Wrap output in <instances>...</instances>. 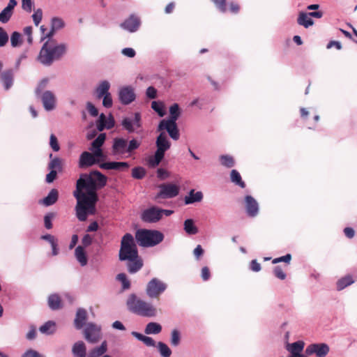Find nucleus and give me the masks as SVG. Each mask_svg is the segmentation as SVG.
<instances>
[{"mask_svg": "<svg viewBox=\"0 0 357 357\" xmlns=\"http://www.w3.org/2000/svg\"><path fill=\"white\" fill-rule=\"evenodd\" d=\"M107 181V176L97 170L80 175L73 193L77 201L75 211L79 221H85L89 214L95 213L98 199L96 191L105 187Z\"/></svg>", "mask_w": 357, "mask_h": 357, "instance_id": "nucleus-1", "label": "nucleus"}, {"mask_svg": "<svg viewBox=\"0 0 357 357\" xmlns=\"http://www.w3.org/2000/svg\"><path fill=\"white\" fill-rule=\"evenodd\" d=\"M330 351L329 346L326 343H314L309 344L305 353L307 356L316 355L317 357H326Z\"/></svg>", "mask_w": 357, "mask_h": 357, "instance_id": "nucleus-9", "label": "nucleus"}, {"mask_svg": "<svg viewBox=\"0 0 357 357\" xmlns=\"http://www.w3.org/2000/svg\"><path fill=\"white\" fill-rule=\"evenodd\" d=\"M184 230L188 235H195L198 233V228L192 219H187L184 222Z\"/></svg>", "mask_w": 357, "mask_h": 357, "instance_id": "nucleus-32", "label": "nucleus"}, {"mask_svg": "<svg viewBox=\"0 0 357 357\" xmlns=\"http://www.w3.org/2000/svg\"><path fill=\"white\" fill-rule=\"evenodd\" d=\"M84 338L90 343H97L101 339L100 328L93 324H89L84 330Z\"/></svg>", "mask_w": 357, "mask_h": 357, "instance_id": "nucleus-10", "label": "nucleus"}, {"mask_svg": "<svg viewBox=\"0 0 357 357\" xmlns=\"http://www.w3.org/2000/svg\"><path fill=\"white\" fill-rule=\"evenodd\" d=\"M273 275L280 280H284L286 278V273L283 269H273Z\"/></svg>", "mask_w": 357, "mask_h": 357, "instance_id": "nucleus-63", "label": "nucleus"}, {"mask_svg": "<svg viewBox=\"0 0 357 357\" xmlns=\"http://www.w3.org/2000/svg\"><path fill=\"white\" fill-rule=\"evenodd\" d=\"M167 285L157 278H153L146 286V294L151 298H158L165 291Z\"/></svg>", "mask_w": 357, "mask_h": 357, "instance_id": "nucleus-8", "label": "nucleus"}, {"mask_svg": "<svg viewBox=\"0 0 357 357\" xmlns=\"http://www.w3.org/2000/svg\"><path fill=\"white\" fill-rule=\"evenodd\" d=\"M165 155L155 151L154 156L150 157L148 160V165L151 167H157L162 161Z\"/></svg>", "mask_w": 357, "mask_h": 357, "instance_id": "nucleus-40", "label": "nucleus"}, {"mask_svg": "<svg viewBox=\"0 0 357 357\" xmlns=\"http://www.w3.org/2000/svg\"><path fill=\"white\" fill-rule=\"evenodd\" d=\"M291 259V255L290 254H287L284 256H282V257L274 259L272 261V263L273 264H276V263L281 262V261L289 263Z\"/></svg>", "mask_w": 357, "mask_h": 357, "instance_id": "nucleus-58", "label": "nucleus"}, {"mask_svg": "<svg viewBox=\"0 0 357 357\" xmlns=\"http://www.w3.org/2000/svg\"><path fill=\"white\" fill-rule=\"evenodd\" d=\"M17 5L16 0H9L8 6L0 13V22H8L13 15V10Z\"/></svg>", "mask_w": 357, "mask_h": 357, "instance_id": "nucleus-18", "label": "nucleus"}, {"mask_svg": "<svg viewBox=\"0 0 357 357\" xmlns=\"http://www.w3.org/2000/svg\"><path fill=\"white\" fill-rule=\"evenodd\" d=\"M180 114L179 106L178 104L174 103L169 107V118L167 120L176 122Z\"/></svg>", "mask_w": 357, "mask_h": 357, "instance_id": "nucleus-37", "label": "nucleus"}, {"mask_svg": "<svg viewBox=\"0 0 357 357\" xmlns=\"http://www.w3.org/2000/svg\"><path fill=\"white\" fill-rule=\"evenodd\" d=\"M126 304L128 310L137 315L152 317L157 314V310L152 304L140 299L135 294L130 295Z\"/></svg>", "mask_w": 357, "mask_h": 357, "instance_id": "nucleus-4", "label": "nucleus"}, {"mask_svg": "<svg viewBox=\"0 0 357 357\" xmlns=\"http://www.w3.org/2000/svg\"><path fill=\"white\" fill-rule=\"evenodd\" d=\"M102 105L106 108H110L112 106V98L110 93H107V95L102 96Z\"/></svg>", "mask_w": 357, "mask_h": 357, "instance_id": "nucleus-56", "label": "nucleus"}, {"mask_svg": "<svg viewBox=\"0 0 357 357\" xmlns=\"http://www.w3.org/2000/svg\"><path fill=\"white\" fill-rule=\"evenodd\" d=\"M59 198V192L56 189H52L47 197L40 201L43 205L48 206L56 202Z\"/></svg>", "mask_w": 357, "mask_h": 357, "instance_id": "nucleus-25", "label": "nucleus"}, {"mask_svg": "<svg viewBox=\"0 0 357 357\" xmlns=\"http://www.w3.org/2000/svg\"><path fill=\"white\" fill-rule=\"evenodd\" d=\"M100 167L104 169L122 170L128 169L129 164L126 162H107L101 163Z\"/></svg>", "mask_w": 357, "mask_h": 357, "instance_id": "nucleus-21", "label": "nucleus"}, {"mask_svg": "<svg viewBox=\"0 0 357 357\" xmlns=\"http://www.w3.org/2000/svg\"><path fill=\"white\" fill-rule=\"evenodd\" d=\"M36 26H38L43 17V11L40 8L37 9L32 15Z\"/></svg>", "mask_w": 357, "mask_h": 357, "instance_id": "nucleus-52", "label": "nucleus"}, {"mask_svg": "<svg viewBox=\"0 0 357 357\" xmlns=\"http://www.w3.org/2000/svg\"><path fill=\"white\" fill-rule=\"evenodd\" d=\"M86 108H87V110H88L89 113L91 116H98V110L91 102H88L87 103Z\"/></svg>", "mask_w": 357, "mask_h": 357, "instance_id": "nucleus-57", "label": "nucleus"}, {"mask_svg": "<svg viewBox=\"0 0 357 357\" xmlns=\"http://www.w3.org/2000/svg\"><path fill=\"white\" fill-rule=\"evenodd\" d=\"M55 217V213H49L44 217V224L45 227L47 229H50L52 228V220Z\"/></svg>", "mask_w": 357, "mask_h": 357, "instance_id": "nucleus-49", "label": "nucleus"}, {"mask_svg": "<svg viewBox=\"0 0 357 357\" xmlns=\"http://www.w3.org/2000/svg\"><path fill=\"white\" fill-rule=\"evenodd\" d=\"M135 239L139 245L150 248L161 243L164 239V235L158 230L140 229L135 232Z\"/></svg>", "mask_w": 357, "mask_h": 357, "instance_id": "nucleus-5", "label": "nucleus"}, {"mask_svg": "<svg viewBox=\"0 0 357 357\" xmlns=\"http://www.w3.org/2000/svg\"><path fill=\"white\" fill-rule=\"evenodd\" d=\"M162 331V326L156 322L149 323L145 328L146 334H158Z\"/></svg>", "mask_w": 357, "mask_h": 357, "instance_id": "nucleus-33", "label": "nucleus"}, {"mask_svg": "<svg viewBox=\"0 0 357 357\" xmlns=\"http://www.w3.org/2000/svg\"><path fill=\"white\" fill-rule=\"evenodd\" d=\"M22 357H43L37 351L30 349L26 351Z\"/></svg>", "mask_w": 357, "mask_h": 357, "instance_id": "nucleus-64", "label": "nucleus"}, {"mask_svg": "<svg viewBox=\"0 0 357 357\" xmlns=\"http://www.w3.org/2000/svg\"><path fill=\"white\" fill-rule=\"evenodd\" d=\"M48 305L52 310H56L62 307L61 297L56 294H51L47 300Z\"/></svg>", "mask_w": 357, "mask_h": 357, "instance_id": "nucleus-26", "label": "nucleus"}, {"mask_svg": "<svg viewBox=\"0 0 357 357\" xmlns=\"http://www.w3.org/2000/svg\"><path fill=\"white\" fill-rule=\"evenodd\" d=\"M75 255L77 260L80 262L81 266H84L86 264L87 259L85 256V252L82 247L78 246L75 249Z\"/></svg>", "mask_w": 357, "mask_h": 357, "instance_id": "nucleus-39", "label": "nucleus"}, {"mask_svg": "<svg viewBox=\"0 0 357 357\" xmlns=\"http://www.w3.org/2000/svg\"><path fill=\"white\" fill-rule=\"evenodd\" d=\"M121 126L128 132H134L136 129L142 128L141 114L139 112H136L135 113L134 119L124 118L121 121Z\"/></svg>", "mask_w": 357, "mask_h": 357, "instance_id": "nucleus-11", "label": "nucleus"}, {"mask_svg": "<svg viewBox=\"0 0 357 357\" xmlns=\"http://www.w3.org/2000/svg\"><path fill=\"white\" fill-rule=\"evenodd\" d=\"M86 318V311L82 308L78 309L76 313V317L74 321L75 328L77 329H81L84 325Z\"/></svg>", "mask_w": 357, "mask_h": 357, "instance_id": "nucleus-24", "label": "nucleus"}, {"mask_svg": "<svg viewBox=\"0 0 357 357\" xmlns=\"http://www.w3.org/2000/svg\"><path fill=\"white\" fill-rule=\"evenodd\" d=\"M146 174V171L142 167H136L132 169V176L136 179H142Z\"/></svg>", "mask_w": 357, "mask_h": 357, "instance_id": "nucleus-41", "label": "nucleus"}, {"mask_svg": "<svg viewBox=\"0 0 357 357\" xmlns=\"http://www.w3.org/2000/svg\"><path fill=\"white\" fill-rule=\"evenodd\" d=\"M107 351L106 341L102 342L101 345L92 349L88 354L87 357H100Z\"/></svg>", "mask_w": 357, "mask_h": 357, "instance_id": "nucleus-28", "label": "nucleus"}, {"mask_svg": "<svg viewBox=\"0 0 357 357\" xmlns=\"http://www.w3.org/2000/svg\"><path fill=\"white\" fill-rule=\"evenodd\" d=\"M156 152L165 155V152L169 149L171 143L165 132H160L156 139Z\"/></svg>", "mask_w": 357, "mask_h": 357, "instance_id": "nucleus-15", "label": "nucleus"}, {"mask_svg": "<svg viewBox=\"0 0 357 357\" xmlns=\"http://www.w3.org/2000/svg\"><path fill=\"white\" fill-rule=\"evenodd\" d=\"M203 199V194L202 192H195V190H191L188 196L185 197V204H190L195 202H199Z\"/></svg>", "mask_w": 357, "mask_h": 357, "instance_id": "nucleus-27", "label": "nucleus"}, {"mask_svg": "<svg viewBox=\"0 0 357 357\" xmlns=\"http://www.w3.org/2000/svg\"><path fill=\"white\" fill-rule=\"evenodd\" d=\"M146 94L148 98L154 99L157 96V90L153 86H149L146 89Z\"/></svg>", "mask_w": 357, "mask_h": 357, "instance_id": "nucleus-59", "label": "nucleus"}, {"mask_svg": "<svg viewBox=\"0 0 357 357\" xmlns=\"http://www.w3.org/2000/svg\"><path fill=\"white\" fill-rule=\"evenodd\" d=\"M65 44H57L54 40L46 41L38 55V61L45 66H50L54 61H58L66 53Z\"/></svg>", "mask_w": 357, "mask_h": 357, "instance_id": "nucleus-3", "label": "nucleus"}, {"mask_svg": "<svg viewBox=\"0 0 357 357\" xmlns=\"http://www.w3.org/2000/svg\"><path fill=\"white\" fill-rule=\"evenodd\" d=\"M151 108L161 117L165 114L163 104L160 102L153 101Z\"/></svg>", "mask_w": 357, "mask_h": 357, "instance_id": "nucleus-44", "label": "nucleus"}, {"mask_svg": "<svg viewBox=\"0 0 357 357\" xmlns=\"http://www.w3.org/2000/svg\"><path fill=\"white\" fill-rule=\"evenodd\" d=\"M158 197L169 199L176 197L179 193V187L173 183H163L159 185Z\"/></svg>", "mask_w": 357, "mask_h": 357, "instance_id": "nucleus-12", "label": "nucleus"}, {"mask_svg": "<svg viewBox=\"0 0 357 357\" xmlns=\"http://www.w3.org/2000/svg\"><path fill=\"white\" fill-rule=\"evenodd\" d=\"M171 344L177 347L181 342V334L177 329H174L171 333Z\"/></svg>", "mask_w": 357, "mask_h": 357, "instance_id": "nucleus-43", "label": "nucleus"}, {"mask_svg": "<svg viewBox=\"0 0 357 357\" xmlns=\"http://www.w3.org/2000/svg\"><path fill=\"white\" fill-rule=\"evenodd\" d=\"M106 116L104 114H101L99 116L98 120L96 122L97 129L99 131H102L106 127Z\"/></svg>", "mask_w": 357, "mask_h": 357, "instance_id": "nucleus-48", "label": "nucleus"}, {"mask_svg": "<svg viewBox=\"0 0 357 357\" xmlns=\"http://www.w3.org/2000/svg\"><path fill=\"white\" fill-rule=\"evenodd\" d=\"M158 350L162 357H170L172 355V350L164 342H159L157 344Z\"/></svg>", "mask_w": 357, "mask_h": 357, "instance_id": "nucleus-38", "label": "nucleus"}, {"mask_svg": "<svg viewBox=\"0 0 357 357\" xmlns=\"http://www.w3.org/2000/svg\"><path fill=\"white\" fill-rule=\"evenodd\" d=\"M165 130L168 132L169 137L174 140L179 139L180 134L176 122L166 119L161 120L158 126V131L165 132Z\"/></svg>", "mask_w": 357, "mask_h": 357, "instance_id": "nucleus-7", "label": "nucleus"}, {"mask_svg": "<svg viewBox=\"0 0 357 357\" xmlns=\"http://www.w3.org/2000/svg\"><path fill=\"white\" fill-rule=\"evenodd\" d=\"M50 145L54 151H59L60 149V146L58 142V139L56 137L52 134L50 137Z\"/></svg>", "mask_w": 357, "mask_h": 357, "instance_id": "nucleus-50", "label": "nucleus"}, {"mask_svg": "<svg viewBox=\"0 0 357 357\" xmlns=\"http://www.w3.org/2000/svg\"><path fill=\"white\" fill-rule=\"evenodd\" d=\"M231 181L234 183L235 185H238L241 188H244L245 187V182L242 180L241 176L240 173L236 170L232 169L230 174Z\"/></svg>", "mask_w": 357, "mask_h": 357, "instance_id": "nucleus-34", "label": "nucleus"}, {"mask_svg": "<svg viewBox=\"0 0 357 357\" xmlns=\"http://www.w3.org/2000/svg\"><path fill=\"white\" fill-rule=\"evenodd\" d=\"M119 97L122 104L128 105L135 99L134 89L131 86L123 87L119 91Z\"/></svg>", "mask_w": 357, "mask_h": 357, "instance_id": "nucleus-14", "label": "nucleus"}, {"mask_svg": "<svg viewBox=\"0 0 357 357\" xmlns=\"http://www.w3.org/2000/svg\"><path fill=\"white\" fill-rule=\"evenodd\" d=\"M10 43L13 47H17L21 44V34L17 31L12 33Z\"/></svg>", "mask_w": 357, "mask_h": 357, "instance_id": "nucleus-47", "label": "nucleus"}, {"mask_svg": "<svg viewBox=\"0 0 357 357\" xmlns=\"http://www.w3.org/2000/svg\"><path fill=\"white\" fill-rule=\"evenodd\" d=\"M1 81L6 90H8L13 84L14 74L12 70H7L1 74Z\"/></svg>", "mask_w": 357, "mask_h": 357, "instance_id": "nucleus-22", "label": "nucleus"}, {"mask_svg": "<svg viewBox=\"0 0 357 357\" xmlns=\"http://www.w3.org/2000/svg\"><path fill=\"white\" fill-rule=\"evenodd\" d=\"M235 165L234 158L229 155H225V166L227 167H232Z\"/></svg>", "mask_w": 357, "mask_h": 357, "instance_id": "nucleus-61", "label": "nucleus"}, {"mask_svg": "<svg viewBox=\"0 0 357 357\" xmlns=\"http://www.w3.org/2000/svg\"><path fill=\"white\" fill-rule=\"evenodd\" d=\"M106 138L105 133L100 134L98 137L91 143V147L90 149H101V146L104 144Z\"/></svg>", "mask_w": 357, "mask_h": 357, "instance_id": "nucleus-42", "label": "nucleus"}, {"mask_svg": "<svg viewBox=\"0 0 357 357\" xmlns=\"http://www.w3.org/2000/svg\"><path fill=\"white\" fill-rule=\"evenodd\" d=\"M99 162V160L94 158L91 153L84 151L79 157V167L82 169L91 167Z\"/></svg>", "mask_w": 357, "mask_h": 357, "instance_id": "nucleus-16", "label": "nucleus"}, {"mask_svg": "<svg viewBox=\"0 0 357 357\" xmlns=\"http://www.w3.org/2000/svg\"><path fill=\"white\" fill-rule=\"evenodd\" d=\"M63 25V22L60 18L54 17L52 20V28H53V29H59L60 28H62Z\"/></svg>", "mask_w": 357, "mask_h": 357, "instance_id": "nucleus-53", "label": "nucleus"}, {"mask_svg": "<svg viewBox=\"0 0 357 357\" xmlns=\"http://www.w3.org/2000/svg\"><path fill=\"white\" fill-rule=\"evenodd\" d=\"M139 26L140 20L134 15H131L128 19L121 24V27L130 32L136 31Z\"/></svg>", "mask_w": 357, "mask_h": 357, "instance_id": "nucleus-17", "label": "nucleus"}, {"mask_svg": "<svg viewBox=\"0 0 357 357\" xmlns=\"http://www.w3.org/2000/svg\"><path fill=\"white\" fill-rule=\"evenodd\" d=\"M48 168L50 170H61V160L59 158L52 159L49 163Z\"/></svg>", "mask_w": 357, "mask_h": 357, "instance_id": "nucleus-46", "label": "nucleus"}, {"mask_svg": "<svg viewBox=\"0 0 357 357\" xmlns=\"http://www.w3.org/2000/svg\"><path fill=\"white\" fill-rule=\"evenodd\" d=\"M141 219L145 222H156L161 219L160 209L155 206L146 209L142 212Z\"/></svg>", "mask_w": 357, "mask_h": 357, "instance_id": "nucleus-13", "label": "nucleus"}, {"mask_svg": "<svg viewBox=\"0 0 357 357\" xmlns=\"http://www.w3.org/2000/svg\"><path fill=\"white\" fill-rule=\"evenodd\" d=\"M72 353L74 357H86V347L84 342L82 341L75 342L73 346Z\"/></svg>", "mask_w": 357, "mask_h": 357, "instance_id": "nucleus-23", "label": "nucleus"}, {"mask_svg": "<svg viewBox=\"0 0 357 357\" xmlns=\"http://www.w3.org/2000/svg\"><path fill=\"white\" fill-rule=\"evenodd\" d=\"M204 253V250L200 245H198L193 250V255L197 260H199Z\"/></svg>", "mask_w": 357, "mask_h": 357, "instance_id": "nucleus-55", "label": "nucleus"}, {"mask_svg": "<svg viewBox=\"0 0 357 357\" xmlns=\"http://www.w3.org/2000/svg\"><path fill=\"white\" fill-rule=\"evenodd\" d=\"M8 41V35L6 31L0 26V47H3Z\"/></svg>", "mask_w": 357, "mask_h": 357, "instance_id": "nucleus-51", "label": "nucleus"}, {"mask_svg": "<svg viewBox=\"0 0 357 357\" xmlns=\"http://www.w3.org/2000/svg\"><path fill=\"white\" fill-rule=\"evenodd\" d=\"M247 213L250 217H255L259 212V206L257 201L250 195L245 198Z\"/></svg>", "mask_w": 357, "mask_h": 357, "instance_id": "nucleus-19", "label": "nucleus"}, {"mask_svg": "<svg viewBox=\"0 0 357 357\" xmlns=\"http://www.w3.org/2000/svg\"><path fill=\"white\" fill-rule=\"evenodd\" d=\"M305 343L303 341H297L287 345V349L291 353L290 356L296 355V354L301 353L303 350Z\"/></svg>", "mask_w": 357, "mask_h": 357, "instance_id": "nucleus-30", "label": "nucleus"}, {"mask_svg": "<svg viewBox=\"0 0 357 357\" xmlns=\"http://www.w3.org/2000/svg\"><path fill=\"white\" fill-rule=\"evenodd\" d=\"M354 280L351 275H346L337 281V289L338 291L342 290L347 287L351 285L354 282Z\"/></svg>", "mask_w": 357, "mask_h": 357, "instance_id": "nucleus-31", "label": "nucleus"}, {"mask_svg": "<svg viewBox=\"0 0 357 357\" xmlns=\"http://www.w3.org/2000/svg\"><path fill=\"white\" fill-rule=\"evenodd\" d=\"M297 22L299 25L308 28L314 24L312 19L310 17L309 13L301 12L299 13Z\"/></svg>", "mask_w": 357, "mask_h": 357, "instance_id": "nucleus-29", "label": "nucleus"}, {"mask_svg": "<svg viewBox=\"0 0 357 357\" xmlns=\"http://www.w3.org/2000/svg\"><path fill=\"white\" fill-rule=\"evenodd\" d=\"M110 85L107 81L102 82L96 89V96L98 98H101L102 96L107 95L109 93Z\"/></svg>", "mask_w": 357, "mask_h": 357, "instance_id": "nucleus-35", "label": "nucleus"}, {"mask_svg": "<svg viewBox=\"0 0 357 357\" xmlns=\"http://www.w3.org/2000/svg\"><path fill=\"white\" fill-rule=\"evenodd\" d=\"M116 280L121 282L123 289H128L130 288V283L125 273H119L117 275Z\"/></svg>", "mask_w": 357, "mask_h": 357, "instance_id": "nucleus-45", "label": "nucleus"}, {"mask_svg": "<svg viewBox=\"0 0 357 357\" xmlns=\"http://www.w3.org/2000/svg\"><path fill=\"white\" fill-rule=\"evenodd\" d=\"M119 259L128 261V268H142L143 260L138 255L134 238L130 233H126L121 239L119 250Z\"/></svg>", "mask_w": 357, "mask_h": 357, "instance_id": "nucleus-2", "label": "nucleus"}, {"mask_svg": "<svg viewBox=\"0 0 357 357\" xmlns=\"http://www.w3.org/2000/svg\"><path fill=\"white\" fill-rule=\"evenodd\" d=\"M140 142L136 139H132L129 142L123 137H116L113 140L112 146V153L114 155L124 156L127 154L126 157L132 155L134 151L140 146Z\"/></svg>", "mask_w": 357, "mask_h": 357, "instance_id": "nucleus-6", "label": "nucleus"}, {"mask_svg": "<svg viewBox=\"0 0 357 357\" xmlns=\"http://www.w3.org/2000/svg\"><path fill=\"white\" fill-rule=\"evenodd\" d=\"M42 101L45 109L47 111L53 109L55 107L56 98L50 91H47L43 94Z\"/></svg>", "mask_w": 357, "mask_h": 357, "instance_id": "nucleus-20", "label": "nucleus"}, {"mask_svg": "<svg viewBox=\"0 0 357 357\" xmlns=\"http://www.w3.org/2000/svg\"><path fill=\"white\" fill-rule=\"evenodd\" d=\"M121 52L124 56H126L130 58L134 57L136 54L135 51L130 47H126L123 49Z\"/></svg>", "mask_w": 357, "mask_h": 357, "instance_id": "nucleus-60", "label": "nucleus"}, {"mask_svg": "<svg viewBox=\"0 0 357 357\" xmlns=\"http://www.w3.org/2000/svg\"><path fill=\"white\" fill-rule=\"evenodd\" d=\"M32 0H22V8L26 12L31 13L32 10Z\"/></svg>", "mask_w": 357, "mask_h": 357, "instance_id": "nucleus-54", "label": "nucleus"}, {"mask_svg": "<svg viewBox=\"0 0 357 357\" xmlns=\"http://www.w3.org/2000/svg\"><path fill=\"white\" fill-rule=\"evenodd\" d=\"M57 172L56 170H50V173L46 176V181L47 183H52L54 181L56 177Z\"/></svg>", "mask_w": 357, "mask_h": 357, "instance_id": "nucleus-62", "label": "nucleus"}, {"mask_svg": "<svg viewBox=\"0 0 357 357\" xmlns=\"http://www.w3.org/2000/svg\"><path fill=\"white\" fill-rule=\"evenodd\" d=\"M39 331L42 333L47 335L52 334L56 331V324L52 321H48L40 327Z\"/></svg>", "mask_w": 357, "mask_h": 357, "instance_id": "nucleus-36", "label": "nucleus"}]
</instances>
